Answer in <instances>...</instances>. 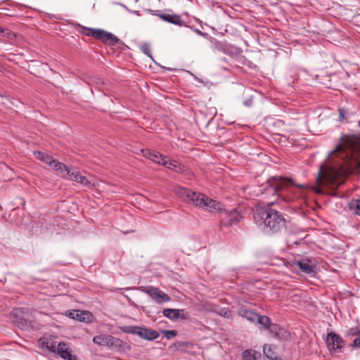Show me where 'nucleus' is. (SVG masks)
<instances>
[{"mask_svg":"<svg viewBox=\"0 0 360 360\" xmlns=\"http://www.w3.org/2000/svg\"><path fill=\"white\" fill-rule=\"evenodd\" d=\"M219 314L224 317L229 318L231 316V311L227 308H223L220 310Z\"/></svg>","mask_w":360,"mask_h":360,"instance_id":"nucleus-31","label":"nucleus"},{"mask_svg":"<svg viewBox=\"0 0 360 360\" xmlns=\"http://www.w3.org/2000/svg\"><path fill=\"white\" fill-rule=\"evenodd\" d=\"M148 295L155 303L161 304L170 301V297L161 290L153 286H148L141 290Z\"/></svg>","mask_w":360,"mask_h":360,"instance_id":"nucleus-8","label":"nucleus"},{"mask_svg":"<svg viewBox=\"0 0 360 360\" xmlns=\"http://www.w3.org/2000/svg\"><path fill=\"white\" fill-rule=\"evenodd\" d=\"M351 207L355 210V213L356 214L360 215V199L354 200L351 203Z\"/></svg>","mask_w":360,"mask_h":360,"instance_id":"nucleus-28","label":"nucleus"},{"mask_svg":"<svg viewBox=\"0 0 360 360\" xmlns=\"http://www.w3.org/2000/svg\"><path fill=\"white\" fill-rule=\"evenodd\" d=\"M55 354H57L65 360H76V356L72 354L71 349L68 344L63 342L58 343Z\"/></svg>","mask_w":360,"mask_h":360,"instance_id":"nucleus-17","label":"nucleus"},{"mask_svg":"<svg viewBox=\"0 0 360 360\" xmlns=\"http://www.w3.org/2000/svg\"><path fill=\"white\" fill-rule=\"evenodd\" d=\"M131 12L134 14L139 15V11H131Z\"/></svg>","mask_w":360,"mask_h":360,"instance_id":"nucleus-38","label":"nucleus"},{"mask_svg":"<svg viewBox=\"0 0 360 360\" xmlns=\"http://www.w3.org/2000/svg\"><path fill=\"white\" fill-rule=\"evenodd\" d=\"M82 33L86 36H91L100 39L108 45H115L119 41V39L115 35L101 29L83 27Z\"/></svg>","mask_w":360,"mask_h":360,"instance_id":"nucleus-5","label":"nucleus"},{"mask_svg":"<svg viewBox=\"0 0 360 360\" xmlns=\"http://www.w3.org/2000/svg\"><path fill=\"white\" fill-rule=\"evenodd\" d=\"M294 265L306 274L313 276L316 273V263L313 259L304 258L300 260H295Z\"/></svg>","mask_w":360,"mask_h":360,"instance_id":"nucleus-9","label":"nucleus"},{"mask_svg":"<svg viewBox=\"0 0 360 360\" xmlns=\"http://www.w3.org/2000/svg\"><path fill=\"white\" fill-rule=\"evenodd\" d=\"M326 344L330 352L335 353L343 347V340L338 335L331 332L327 335Z\"/></svg>","mask_w":360,"mask_h":360,"instance_id":"nucleus-11","label":"nucleus"},{"mask_svg":"<svg viewBox=\"0 0 360 360\" xmlns=\"http://www.w3.org/2000/svg\"><path fill=\"white\" fill-rule=\"evenodd\" d=\"M141 49L143 53H144L148 56L152 58L151 54H150V47L148 44H146V43L143 44L141 46Z\"/></svg>","mask_w":360,"mask_h":360,"instance_id":"nucleus-30","label":"nucleus"},{"mask_svg":"<svg viewBox=\"0 0 360 360\" xmlns=\"http://www.w3.org/2000/svg\"><path fill=\"white\" fill-rule=\"evenodd\" d=\"M163 315L171 321L177 320V314L179 309H165L163 310Z\"/></svg>","mask_w":360,"mask_h":360,"instance_id":"nucleus-25","label":"nucleus"},{"mask_svg":"<svg viewBox=\"0 0 360 360\" xmlns=\"http://www.w3.org/2000/svg\"><path fill=\"white\" fill-rule=\"evenodd\" d=\"M190 318V314L188 312L186 311L184 309H179V313L177 314V319H181L183 320H186Z\"/></svg>","mask_w":360,"mask_h":360,"instance_id":"nucleus-29","label":"nucleus"},{"mask_svg":"<svg viewBox=\"0 0 360 360\" xmlns=\"http://www.w3.org/2000/svg\"><path fill=\"white\" fill-rule=\"evenodd\" d=\"M240 316L246 319L250 322L255 323L256 321L257 314L255 313L252 310H248L245 307H242L238 311Z\"/></svg>","mask_w":360,"mask_h":360,"instance_id":"nucleus-21","label":"nucleus"},{"mask_svg":"<svg viewBox=\"0 0 360 360\" xmlns=\"http://www.w3.org/2000/svg\"><path fill=\"white\" fill-rule=\"evenodd\" d=\"M195 32L197 34H198L199 35H200V36H205V35H206V34H207L206 33L201 32V31H200V30H199L198 29H195Z\"/></svg>","mask_w":360,"mask_h":360,"instance_id":"nucleus-37","label":"nucleus"},{"mask_svg":"<svg viewBox=\"0 0 360 360\" xmlns=\"http://www.w3.org/2000/svg\"><path fill=\"white\" fill-rule=\"evenodd\" d=\"M176 195L186 202H192L195 205L211 212H219L224 210L221 202L210 198L203 193L193 192L190 189L181 186L174 189Z\"/></svg>","mask_w":360,"mask_h":360,"instance_id":"nucleus-4","label":"nucleus"},{"mask_svg":"<svg viewBox=\"0 0 360 360\" xmlns=\"http://www.w3.org/2000/svg\"><path fill=\"white\" fill-rule=\"evenodd\" d=\"M255 322H257V323L261 325L265 329L270 330V326H272L270 323V320H269V317H267L266 316H259V314H257Z\"/></svg>","mask_w":360,"mask_h":360,"instance_id":"nucleus-24","label":"nucleus"},{"mask_svg":"<svg viewBox=\"0 0 360 360\" xmlns=\"http://www.w3.org/2000/svg\"><path fill=\"white\" fill-rule=\"evenodd\" d=\"M307 191V185L295 184L290 179L275 176L267 181L266 185L259 192L262 195L278 196L284 201H290L295 198H305Z\"/></svg>","mask_w":360,"mask_h":360,"instance_id":"nucleus-2","label":"nucleus"},{"mask_svg":"<svg viewBox=\"0 0 360 360\" xmlns=\"http://www.w3.org/2000/svg\"><path fill=\"white\" fill-rule=\"evenodd\" d=\"M141 153L145 158L159 165H161V162H162L163 158L165 157L158 152L153 151L149 149H142Z\"/></svg>","mask_w":360,"mask_h":360,"instance_id":"nucleus-19","label":"nucleus"},{"mask_svg":"<svg viewBox=\"0 0 360 360\" xmlns=\"http://www.w3.org/2000/svg\"><path fill=\"white\" fill-rule=\"evenodd\" d=\"M158 15L165 22L179 26L184 25V21L181 19L179 15L170 14H159Z\"/></svg>","mask_w":360,"mask_h":360,"instance_id":"nucleus-20","label":"nucleus"},{"mask_svg":"<svg viewBox=\"0 0 360 360\" xmlns=\"http://www.w3.org/2000/svg\"><path fill=\"white\" fill-rule=\"evenodd\" d=\"M346 114H347V112L345 109L340 108L339 110V119L340 121H342L343 120H345L346 118Z\"/></svg>","mask_w":360,"mask_h":360,"instance_id":"nucleus-32","label":"nucleus"},{"mask_svg":"<svg viewBox=\"0 0 360 360\" xmlns=\"http://www.w3.org/2000/svg\"><path fill=\"white\" fill-rule=\"evenodd\" d=\"M360 172V135H345L339 144L320 166L316 177L317 186L312 189L323 193L322 187L336 189L350 173Z\"/></svg>","mask_w":360,"mask_h":360,"instance_id":"nucleus-1","label":"nucleus"},{"mask_svg":"<svg viewBox=\"0 0 360 360\" xmlns=\"http://www.w3.org/2000/svg\"><path fill=\"white\" fill-rule=\"evenodd\" d=\"M63 167L58 171V174L63 177L67 178L70 181H76L83 186L90 187L91 186V181L86 176L82 175L81 172L76 168H68L63 164Z\"/></svg>","mask_w":360,"mask_h":360,"instance_id":"nucleus-6","label":"nucleus"},{"mask_svg":"<svg viewBox=\"0 0 360 360\" xmlns=\"http://www.w3.org/2000/svg\"><path fill=\"white\" fill-rule=\"evenodd\" d=\"M162 333L167 340H170L177 335L176 331L174 330H165L162 331Z\"/></svg>","mask_w":360,"mask_h":360,"instance_id":"nucleus-27","label":"nucleus"},{"mask_svg":"<svg viewBox=\"0 0 360 360\" xmlns=\"http://www.w3.org/2000/svg\"><path fill=\"white\" fill-rule=\"evenodd\" d=\"M252 104V97H249L243 101V105L246 107H250Z\"/></svg>","mask_w":360,"mask_h":360,"instance_id":"nucleus-33","label":"nucleus"},{"mask_svg":"<svg viewBox=\"0 0 360 360\" xmlns=\"http://www.w3.org/2000/svg\"><path fill=\"white\" fill-rule=\"evenodd\" d=\"M263 352H264V355L270 359H274V358H276V354L272 349V346L271 345H268V344H265L264 346H263Z\"/></svg>","mask_w":360,"mask_h":360,"instance_id":"nucleus-26","label":"nucleus"},{"mask_svg":"<svg viewBox=\"0 0 360 360\" xmlns=\"http://www.w3.org/2000/svg\"><path fill=\"white\" fill-rule=\"evenodd\" d=\"M352 346L354 347L360 348V336L358 338H356L352 343Z\"/></svg>","mask_w":360,"mask_h":360,"instance_id":"nucleus-34","label":"nucleus"},{"mask_svg":"<svg viewBox=\"0 0 360 360\" xmlns=\"http://www.w3.org/2000/svg\"><path fill=\"white\" fill-rule=\"evenodd\" d=\"M126 332L130 334L136 335L141 338L149 341L157 339L160 335L156 330L139 326H129L127 328Z\"/></svg>","mask_w":360,"mask_h":360,"instance_id":"nucleus-7","label":"nucleus"},{"mask_svg":"<svg viewBox=\"0 0 360 360\" xmlns=\"http://www.w3.org/2000/svg\"><path fill=\"white\" fill-rule=\"evenodd\" d=\"M224 223L229 226L240 222L243 218L240 212L237 209H234L230 212H224Z\"/></svg>","mask_w":360,"mask_h":360,"instance_id":"nucleus-16","label":"nucleus"},{"mask_svg":"<svg viewBox=\"0 0 360 360\" xmlns=\"http://www.w3.org/2000/svg\"><path fill=\"white\" fill-rule=\"evenodd\" d=\"M34 155L37 159L49 165V166L55 169L58 172L60 170V169H61V167H64L63 163L56 161V160L53 159L51 156L44 153V152L39 150L34 151Z\"/></svg>","mask_w":360,"mask_h":360,"instance_id":"nucleus-13","label":"nucleus"},{"mask_svg":"<svg viewBox=\"0 0 360 360\" xmlns=\"http://www.w3.org/2000/svg\"><path fill=\"white\" fill-rule=\"evenodd\" d=\"M65 315L72 319L86 323L91 322L94 319L93 314L88 311L68 310L65 312Z\"/></svg>","mask_w":360,"mask_h":360,"instance_id":"nucleus-10","label":"nucleus"},{"mask_svg":"<svg viewBox=\"0 0 360 360\" xmlns=\"http://www.w3.org/2000/svg\"><path fill=\"white\" fill-rule=\"evenodd\" d=\"M243 360H264L261 354L255 350H245L243 353Z\"/></svg>","mask_w":360,"mask_h":360,"instance_id":"nucleus-22","label":"nucleus"},{"mask_svg":"<svg viewBox=\"0 0 360 360\" xmlns=\"http://www.w3.org/2000/svg\"><path fill=\"white\" fill-rule=\"evenodd\" d=\"M161 165L165 166L169 169L177 171L179 169V163L174 160H170L167 157L165 156Z\"/></svg>","mask_w":360,"mask_h":360,"instance_id":"nucleus-23","label":"nucleus"},{"mask_svg":"<svg viewBox=\"0 0 360 360\" xmlns=\"http://www.w3.org/2000/svg\"><path fill=\"white\" fill-rule=\"evenodd\" d=\"M253 218L258 226L266 233H276L285 224L283 215L270 207H257Z\"/></svg>","mask_w":360,"mask_h":360,"instance_id":"nucleus-3","label":"nucleus"},{"mask_svg":"<svg viewBox=\"0 0 360 360\" xmlns=\"http://www.w3.org/2000/svg\"><path fill=\"white\" fill-rule=\"evenodd\" d=\"M93 342L94 344L100 346H107L110 347L114 345L117 346V342H119V340L115 339L111 335L103 334L95 336L93 338Z\"/></svg>","mask_w":360,"mask_h":360,"instance_id":"nucleus-15","label":"nucleus"},{"mask_svg":"<svg viewBox=\"0 0 360 360\" xmlns=\"http://www.w3.org/2000/svg\"><path fill=\"white\" fill-rule=\"evenodd\" d=\"M56 338L54 336L49 335L40 338L38 341L39 346L44 350L51 353L56 352V347L58 345Z\"/></svg>","mask_w":360,"mask_h":360,"instance_id":"nucleus-12","label":"nucleus"},{"mask_svg":"<svg viewBox=\"0 0 360 360\" xmlns=\"http://www.w3.org/2000/svg\"><path fill=\"white\" fill-rule=\"evenodd\" d=\"M351 333L352 335H360V325L357 327H356L355 328H352L351 330Z\"/></svg>","mask_w":360,"mask_h":360,"instance_id":"nucleus-35","label":"nucleus"},{"mask_svg":"<svg viewBox=\"0 0 360 360\" xmlns=\"http://www.w3.org/2000/svg\"><path fill=\"white\" fill-rule=\"evenodd\" d=\"M11 319L14 323H15L20 328L27 327V319L26 314H24V311L22 309H13L10 314Z\"/></svg>","mask_w":360,"mask_h":360,"instance_id":"nucleus-14","label":"nucleus"},{"mask_svg":"<svg viewBox=\"0 0 360 360\" xmlns=\"http://www.w3.org/2000/svg\"><path fill=\"white\" fill-rule=\"evenodd\" d=\"M9 30L8 29H4L0 27V35L6 36L8 34Z\"/></svg>","mask_w":360,"mask_h":360,"instance_id":"nucleus-36","label":"nucleus"},{"mask_svg":"<svg viewBox=\"0 0 360 360\" xmlns=\"http://www.w3.org/2000/svg\"><path fill=\"white\" fill-rule=\"evenodd\" d=\"M270 332L274 338L278 340H288L290 338V333L287 330L276 324L270 326Z\"/></svg>","mask_w":360,"mask_h":360,"instance_id":"nucleus-18","label":"nucleus"},{"mask_svg":"<svg viewBox=\"0 0 360 360\" xmlns=\"http://www.w3.org/2000/svg\"><path fill=\"white\" fill-rule=\"evenodd\" d=\"M274 203V201H272V202H269V204H270V205H273Z\"/></svg>","mask_w":360,"mask_h":360,"instance_id":"nucleus-39","label":"nucleus"}]
</instances>
